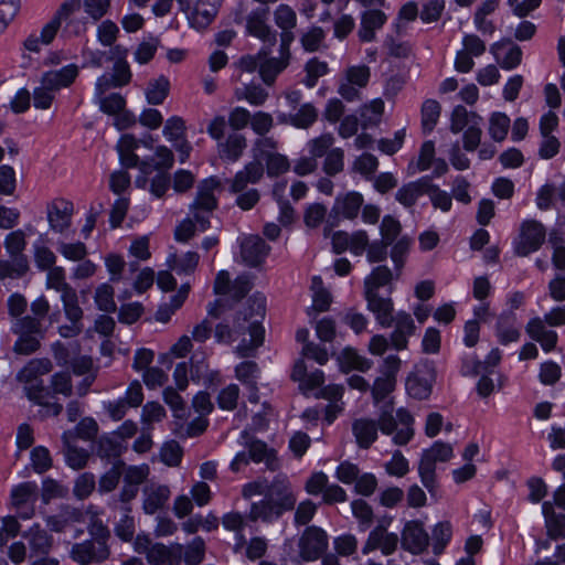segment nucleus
<instances>
[{
    "instance_id": "f257e3e1",
    "label": "nucleus",
    "mask_w": 565,
    "mask_h": 565,
    "mask_svg": "<svg viewBox=\"0 0 565 565\" xmlns=\"http://www.w3.org/2000/svg\"><path fill=\"white\" fill-rule=\"evenodd\" d=\"M119 159L125 168H139L140 175L135 183L140 189H146L150 182V192L157 198H161L170 185L169 170L173 167L174 156L171 149L159 146L156 149L154 157L140 158L135 152L118 150Z\"/></svg>"
},
{
    "instance_id": "f03ea898",
    "label": "nucleus",
    "mask_w": 565,
    "mask_h": 565,
    "mask_svg": "<svg viewBox=\"0 0 565 565\" xmlns=\"http://www.w3.org/2000/svg\"><path fill=\"white\" fill-rule=\"evenodd\" d=\"M296 497L284 483L273 482L265 493L264 499L253 502L248 513V520L256 522H271L294 510Z\"/></svg>"
},
{
    "instance_id": "7ed1b4c3",
    "label": "nucleus",
    "mask_w": 565,
    "mask_h": 565,
    "mask_svg": "<svg viewBox=\"0 0 565 565\" xmlns=\"http://www.w3.org/2000/svg\"><path fill=\"white\" fill-rule=\"evenodd\" d=\"M437 381V369L434 361L422 360L415 363L405 377V393L416 402L428 401Z\"/></svg>"
},
{
    "instance_id": "20e7f679",
    "label": "nucleus",
    "mask_w": 565,
    "mask_h": 565,
    "mask_svg": "<svg viewBox=\"0 0 565 565\" xmlns=\"http://www.w3.org/2000/svg\"><path fill=\"white\" fill-rule=\"evenodd\" d=\"M11 331L18 335L13 344V352L19 355H30L41 347V340L45 335L42 322L38 318L25 316L12 322Z\"/></svg>"
},
{
    "instance_id": "39448f33",
    "label": "nucleus",
    "mask_w": 565,
    "mask_h": 565,
    "mask_svg": "<svg viewBox=\"0 0 565 565\" xmlns=\"http://www.w3.org/2000/svg\"><path fill=\"white\" fill-rule=\"evenodd\" d=\"M270 9L258 6L247 13L245 35L258 39L265 46L271 49L277 43L278 33L269 24Z\"/></svg>"
},
{
    "instance_id": "423d86ee",
    "label": "nucleus",
    "mask_w": 565,
    "mask_h": 565,
    "mask_svg": "<svg viewBox=\"0 0 565 565\" xmlns=\"http://www.w3.org/2000/svg\"><path fill=\"white\" fill-rule=\"evenodd\" d=\"M546 230L537 220H524L520 225L519 241L515 242L514 252L520 257H526L539 249L545 242Z\"/></svg>"
},
{
    "instance_id": "0eeeda50",
    "label": "nucleus",
    "mask_w": 565,
    "mask_h": 565,
    "mask_svg": "<svg viewBox=\"0 0 565 565\" xmlns=\"http://www.w3.org/2000/svg\"><path fill=\"white\" fill-rule=\"evenodd\" d=\"M430 536L425 524L419 519L405 521L401 531V547L403 551L418 556L428 551Z\"/></svg>"
},
{
    "instance_id": "6e6552de",
    "label": "nucleus",
    "mask_w": 565,
    "mask_h": 565,
    "mask_svg": "<svg viewBox=\"0 0 565 565\" xmlns=\"http://www.w3.org/2000/svg\"><path fill=\"white\" fill-rule=\"evenodd\" d=\"M328 548V534L317 525H309L303 531L300 541V556L306 562H315L322 557Z\"/></svg>"
},
{
    "instance_id": "1a4fd4ad",
    "label": "nucleus",
    "mask_w": 565,
    "mask_h": 565,
    "mask_svg": "<svg viewBox=\"0 0 565 565\" xmlns=\"http://www.w3.org/2000/svg\"><path fill=\"white\" fill-rule=\"evenodd\" d=\"M490 53L504 71L515 70L522 63V49L509 38H502L492 43Z\"/></svg>"
},
{
    "instance_id": "9d476101",
    "label": "nucleus",
    "mask_w": 565,
    "mask_h": 565,
    "mask_svg": "<svg viewBox=\"0 0 565 565\" xmlns=\"http://www.w3.org/2000/svg\"><path fill=\"white\" fill-rule=\"evenodd\" d=\"M221 0H195L192 10L186 13L190 28L196 31L207 29L214 21Z\"/></svg>"
},
{
    "instance_id": "9b49d317",
    "label": "nucleus",
    "mask_w": 565,
    "mask_h": 565,
    "mask_svg": "<svg viewBox=\"0 0 565 565\" xmlns=\"http://www.w3.org/2000/svg\"><path fill=\"white\" fill-rule=\"evenodd\" d=\"M366 308L374 315L376 323L382 328H391L394 322V302L390 296L382 297L379 292H363Z\"/></svg>"
},
{
    "instance_id": "f8f14e48",
    "label": "nucleus",
    "mask_w": 565,
    "mask_h": 565,
    "mask_svg": "<svg viewBox=\"0 0 565 565\" xmlns=\"http://www.w3.org/2000/svg\"><path fill=\"white\" fill-rule=\"evenodd\" d=\"M109 554L108 546L98 545L89 540L75 543L70 552L71 558L79 565L103 563L109 557Z\"/></svg>"
},
{
    "instance_id": "ddd939ff",
    "label": "nucleus",
    "mask_w": 565,
    "mask_h": 565,
    "mask_svg": "<svg viewBox=\"0 0 565 565\" xmlns=\"http://www.w3.org/2000/svg\"><path fill=\"white\" fill-rule=\"evenodd\" d=\"M81 8L82 0H65L52 20L43 26L40 36L41 43L50 44L54 40L62 21L67 20L71 14L78 11Z\"/></svg>"
},
{
    "instance_id": "4468645a",
    "label": "nucleus",
    "mask_w": 565,
    "mask_h": 565,
    "mask_svg": "<svg viewBox=\"0 0 565 565\" xmlns=\"http://www.w3.org/2000/svg\"><path fill=\"white\" fill-rule=\"evenodd\" d=\"M364 203V198L359 191H349L343 195H338L331 209V214L341 216L345 220H354L358 217Z\"/></svg>"
},
{
    "instance_id": "2eb2a0df",
    "label": "nucleus",
    "mask_w": 565,
    "mask_h": 565,
    "mask_svg": "<svg viewBox=\"0 0 565 565\" xmlns=\"http://www.w3.org/2000/svg\"><path fill=\"white\" fill-rule=\"evenodd\" d=\"M171 491L167 486L154 482L147 483L142 489V509L147 514L162 510L170 498Z\"/></svg>"
},
{
    "instance_id": "dca6fc26",
    "label": "nucleus",
    "mask_w": 565,
    "mask_h": 565,
    "mask_svg": "<svg viewBox=\"0 0 565 565\" xmlns=\"http://www.w3.org/2000/svg\"><path fill=\"white\" fill-rule=\"evenodd\" d=\"M73 203L64 199L53 201L47 206V220L50 227L58 233L64 232L71 225Z\"/></svg>"
},
{
    "instance_id": "f3484780",
    "label": "nucleus",
    "mask_w": 565,
    "mask_h": 565,
    "mask_svg": "<svg viewBox=\"0 0 565 565\" xmlns=\"http://www.w3.org/2000/svg\"><path fill=\"white\" fill-rule=\"evenodd\" d=\"M245 447L247 448L248 459L256 465L264 462L270 470L275 469L274 463L277 461V451L269 447L266 441L255 436H248Z\"/></svg>"
},
{
    "instance_id": "a211bd4d",
    "label": "nucleus",
    "mask_w": 565,
    "mask_h": 565,
    "mask_svg": "<svg viewBox=\"0 0 565 565\" xmlns=\"http://www.w3.org/2000/svg\"><path fill=\"white\" fill-rule=\"evenodd\" d=\"M270 252L269 245L260 238L255 236L247 239L242 244V258L244 263L250 268L262 266Z\"/></svg>"
},
{
    "instance_id": "6ab92c4d",
    "label": "nucleus",
    "mask_w": 565,
    "mask_h": 565,
    "mask_svg": "<svg viewBox=\"0 0 565 565\" xmlns=\"http://www.w3.org/2000/svg\"><path fill=\"white\" fill-rule=\"evenodd\" d=\"M352 434L360 449H369L379 438V427L375 419L362 417L352 423Z\"/></svg>"
},
{
    "instance_id": "aec40b11",
    "label": "nucleus",
    "mask_w": 565,
    "mask_h": 565,
    "mask_svg": "<svg viewBox=\"0 0 565 565\" xmlns=\"http://www.w3.org/2000/svg\"><path fill=\"white\" fill-rule=\"evenodd\" d=\"M217 186L218 181L215 177L203 179L198 186L193 207L204 213H212L217 206V199L214 195V191Z\"/></svg>"
},
{
    "instance_id": "412c9836",
    "label": "nucleus",
    "mask_w": 565,
    "mask_h": 565,
    "mask_svg": "<svg viewBox=\"0 0 565 565\" xmlns=\"http://www.w3.org/2000/svg\"><path fill=\"white\" fill-rule=\"evenodd\" d=\"M516 315L512 311H502L495 323V335L501 345L519 341L521 332L515 326Z\"/></svg>"
},
{
    "instance_id": "4be33fe9",
    "label": "nucleus",
    "mask_w": 565,
    "mask_h": 565,
    "mask_svg": "<svg viewBox=\"0 0 565 565\" xmlns=\"http://www.w3.org/2000/svg\"><path fill=\"white\" fill-rule=\"evenodd\" d=\"M430 545L435 556L443 555L454 537V525L449 520L436 522L431 527Z\"/></svg>"
},
{
    "instance_id": "5701e85b",
    "label": "nucleus",
    "mask_w": 565,
    "mask_h": 565,
    "mask_svg": "<svg viewBox=\"0 0 565 565\" xmlns=\"http://www.w3.org/2000/svg\"><path fill=\"white\" fill-rule=\"evenodd\" d=\"M338 362L341 372L348 374L353 370L360 372H367L372 366V361L363 355H361L356 349L352 347H345L340 355L338 356Z\"/></svg>"
},
{
    "instance_id": "b1692460",
    "label": "nucleus",
    "mask_w": 565,
    "mask_h": 565,
    "mask_svg": "<svg viewBox=\"0 0 565 565\" xmlns=\"http://www.w3.org/2000/svg\"><path fill=\"white\" fill-rule=\"evenodd\" d=\"M263 49L264 52L262 55L259 75L266 85H271L276 81L277 76L287 68L289 62L281 57H268L267 54L270 49L267 46Z\"/></svg>"
},
{
    "instance_id": "393cba45",
    "label": "nucleus",
    "mask_w": 565,
    "mask_h": 565,
    "mask_svg": "<svg viewBox=\"0 0 565 565\" xmlns=\"http://www.w3.org/2000/svg\"><path fill=\"white\" fill-rule=\"evenodd\" d=\"M23 537L28 540L32 554L47 555L52 548L53 537L39 524L24 532Z\"/></svg>"
},
{
    "instance_id": "a878e982",
    "label": "nucleus",
    "mask_w": 565,
    "mask_h": 565,
    "mask_svg": "<svg viewBox=\"0 0 565 565\" xmlns=\"http://www.w3.org/2000/svg\"><path fill=\"white\" fill-rule=\"evenodd\" d=\"M78 75V67L75 64H70L58 71H50L42 75L41 83L49 85L58 90L62 87L70 86Z\"/></svg>"
},
{
    "instance_id": "bb28decb",
    "label": "nucleus",
    "mask_w": 565,
    "mask_h": 565,
    "mask_svg": "<svg viewBox=\"0 0 565 565\" xmlns=\"http://www.w3.org/2000/svg\"><path fill=\"white\" fill-rule=\"evenodd\" d=\"M206 544L203 537L196 535L185 545L179 543V563L199 565L205 557Z\"/></svg>"
},
{
    "instance_id": "cd10ccee",
    "label": "nucleus",
    "mask_w": 565,
    "mask_h": 565,
    "mask_svg": "<svg viewBox=\"0 0 565 565\" xmlns=\"http://www.w3.org/2000/svg\"><path fill=\"white\" fill-rule=\"evenodd\" d=\"M255 157L265 160L268 178H277L290 169V162L286 154L258 149V153Z\"/></svg>"
},
{
    "instance_id": "c85d7f7f",
    "label": "nucleus",
    "mask_w": 565,
    "mask_h": 565,
    "mask_svg": "<svg viewBox=\"0 0 565 565\" xmlns=\"http://www.w3.org/2000/svg\"><path fill=\"white\" fill-rule=\"evenodd\" d=\"M267 300L266 297L256 291L252 294L243 308L238 310L239 318H242L243 322H248L255 319L264 320L266 316Z\"/></svg>"
},
{
    "instance_id": "c756f323",
    "label": "nucleus",
    "mask_w": 565,
    "mask_h": 565,
    "mask_svg": "<svg viewBox=\"0 0 565 565\" xmlns=\"http://www.w3.org/2000/svg\"><path fill=\"white\" fill-rule=\"evenodd\" d=\"M396 277L386 265L374 267L364 279V292H379V290L391 284Z\"/></svg>"
},
{
    "instance_id": "7c9ffc66",
    "label": "nucleus",
    "mask_w": 565,
    "mask_h": 565,
    "mask_svg": "<svg viewBox=\"0 0 565 565\" xmlns=\"http://www.w3.org/2000/svg\"><path fill=\"white\" fill-rule=\"evenodd\" d=\"M29 269L30 266L26 256H10V259H1L0 280H4L7 278L20 279L29 271Z\"/></svg>"
},
{
    "instance_id": "2f4dec72",
    "label": "nucleus",
    "mask_w": 565,
    "mask_h": 565,
    "mask_svg": "<svg viewBox=\"0 0 565 565\" xmlns=\"http://www.w3.org/2000/svg\"><path fill=\"white\" fill-rule=\"evenodd\" d=\"M246 146V138L243 135L231 134L220 145L221 158L228 162H236L242 157Z\"/></svg>"
},
{
    "instance_id": "473e14b6",
    "label": "nucleus",
    "mask_w": 565,
    "mask_h": 565,
    "mask_svg": "<svg viewBox=\"0 0 565 565\" xmlns=\"http://www.w3.org/2000/svg\"><path fill=\"white\" fill-rule=\"evenodd\" d=\"M441 106L438 100L428 98L425 99L420 108V124L424 135H430L440 117Z\"/></svg>"
},
{
    "instance_id": "72a5a7b5",
    "label": "nucleus",
    "mask_w": 565,
    "mask_h": 565,
    "mask_svg": "<svg viewBox=\"0 0 565 565\" xmlns=\"http://www.w3.org/2000/svg\"><path fill=\"white\" fill-rule=\"evenodd\" d=\"M385 104L377 97L364 104L360 109L361 127L363 129L372 128L381 122Z\"/></svg>"
},
{
    "instance_id": "f704fd0d",
    "label": "nucleus",
    "mask_w": 565,
    "mask_h": 565,
    "mask_svg": "<svg viewBox=\"0 0 565 565\" xmlns=\"http://www.w3.org/2000/svg\"><path fill=\"white\" fill-rule=\"evenodd\" d=\"M412 246V239L407 235L401 236L391 245L390 257L393 262L396 277L402 273L405 266L409 249Z\"/></svg>"
},
{
    "instance_id": "c9c22d12",
    "label": "nucleus",
    "mask_w": 565,
    "mask_h": 565,
    "mask_svg": "<svg viewBox=\"0 0 565 565\" xmlns=\"http://www.w3.org/2000/svg\"><path fill=\"white\" fill-rule=\"evenodd\" d=\"M124 449L120 440L109 436H102L96 445L97 456L102 459L113 460V462L120 460Z\"/></svg>"
},
{
    "instance_id": "e433bc0d",
    "label": "nucleus",
    "mask_w": 565,
    "mask_h": 565,
    "mask_svg": "<svg viewBox=\"0 0 565 565\" xmlns=\"http://www.w3.org/2000/svg\"><path fill=\"white\" fill-rule=\"evenodd\" d=\"M235 377L245 386L256 390V382L260 376V369L255 361L246 360L235 366Z\"/></svg>"
},
{
    "instance_id": "4c0bfd02",
    "label": "nucleus",
    "mask_w": 565,
    "mask_h": 565,
    "mask_svg": "<svg viewBox=\"0 0 565 565\" xmlns=\"http://www.w3.org/2000/svg\"><path fill=\"white\" fill-rule=\"evenodd\" d=\"M511 125L510 117L502 111H493L489 118V135L495 142L503 141Z\"/></svg>"
},
{
    "instance_id": "58836bf2",
    "label": "nucleus",
    "mask_w": 565,
    "mask_h": 565,
    "mask_svg": "<svg viewBox=\"0 0 565 565\" xmlns=\"http://www.w3.org/2000/svg\"><path fill=\"white\" fill-rule=\"evenodd\" d=\"M120 519L115 525L116 535L125 542L132 540L135 535V520L130 515L129 505H119Z\"/></svg>"
},
{
    "instance_id": "ea45409f",
    "label": "nucleus",
    "mask_w": 565,
    "mask_h": 565,
    "mask_svg": "<svg viewBox=\"0 0 565 565\" xmlns=\"http://www.w3.org/2000/svg\"><path fill=\"white\" fill-rule=\"evenodd\" d=\"M13 505L17 509L26 505L31 502L34 504L38 498V486L34 482H23L18 487L13 488L11 492Z\"/></svg>"
},
{
    "instance_id": "a19ab883",
    "label": "nucleus",
    "mask_w": 565,
    "mask_h": 565,
    "mask_svg": "<svg viewBox=\"0 0 565 565\" xmlns=\"http://www.w3.org/2000/svg\"><path fill=\"white\" fill-rule=\"evenodd\" d=\"M318 118V111L311 103H305L290 116V124L298 129H308Z\"/></svg>"
},
{
    "instance_id": "79ce46f5",
    "label": "nucleus",
    "mask_w": 565,
    "mask_h": 565,
    "mask_svg": "<svg viewBox=\"0 0 565 565\" xmlns=\"http://www.w3.org/2000/svg\"><path fill=\"white\" fill-rule=\"evenodd\" d=\"M239 398V387L231 383L223 387L216 396V405L221 411L232 412L237 407Z\"/></svg>"
},
{
    "instance_id": "37998d69",
    "label": "nucleus",
    "mask_w": 565,
    "mask_h": 565,
    "mask_svg": "<svg viewBox=\"0 0 565 565\" xmlns=\"http://www.w3.org/2000/svg\"><path fill=\"white\" fill-rule=\"evenodd\" d=\"M124 468L125 462L122 460L114 461L111 468L100 477L98 491L102 493L113 491L120 480Z\"/></svg>"
},
{
    "instance_id": "c03bdc74",
    "label": "nucleus",
    "mask_w": 565,
    "mask_h": 565,
    "mask_svg": "<svg viewBox=\"0 0 565 565\" xmlns=\"http://www.w3.org/2000/svg\"><path fill=\"white\" fill-rule=\"evenodd\" d=\"M274 21L281 31H294L297 25L296 11L290 6L280 3L274 11Z\"/></svg>"
},
{
    "instance_id": "a18cd8bd",
    "label": "nucleus",
    "mask_w": 565,
    "mask_h": 565,
    "mask_svg": "<svg viewBox=\"0 0 565 565\" xmlns=\"http://www.w3.org/2000/svg\"><path fill=\"white\" fill-rule=\"evenodd\" d=\"M402 232L401 222L393 215L386 214L383 216L380 225V234L383 242L392 245L399 238Z\"/></svg>"
},
{
    "instance_id": "49530a36",
    "label": "nucleus",
    "mask_w": 565,
    "mask_h": 565,
    "mask_svg": "<svg viewBox=\"0 0 565 565\" xmlns=\"http://www.w3.org/2000/svg\"><path fill=\"white\" fill-rule=\"evenodd\" d=\"M169 86V81L163 76L149 82L146 89L147 102L151 105L161 104L168 96Z\"/></svg>"
},
{
    "instance_id": "de8ad7c7",
    "label": "nucleus",
    "mask_w": 565,
    "mask_h": 565,
    "mask_svg": "<svg viewBox=\"0 0 565 565\" xmlns=\"http://www.w3.org/2000/svg\"><path fill=\"white\" fill-rule=\"evenodd\" d=\"M61 299L63 302V308L66 318L71 322H82L83 319V310L78 306V297L76 290H70L61 295Z\"/></svg>"
},
{
    "instance_id": "09e8293b",
    "label": "nucleus",
    "mask_w": 565,
    "mask_h": 565,
    "mask_svg": "<svg viewBox=\"0 0 565 565\" xmlns=\"http://www.w3.org/2000/svg\"><path fill=\"white\" fill-rule=\"evenodd\" d=\"M324 372L321 369H316L298 383V390L303 396L308 397L311 394L313 395L324 384Z\"/></svg>"
},
{
    "instance_id": "8fccbe9b",
    "label": "nucleus",
    "mask_w": 565,
    "mask_h": 565,
    "mask_svg": "<svg viewBox=\"0 0 565 565\" xmlns=\"http://www.w3.org/2000/svg\"><path fill=\"white\" fill-rule=\"evenodd\" d=\"M405 138L406 128H401L394 132L393 138L379 139L377 149L386 156H394L403 148Z\"/></svg>"
},
{
    "instance_id": "3c124183",
    "label": "nucleus",
    "mask_w": 565,
    "mask_h": 565,
    "mask_svg": "<svg viewBox=\"0 0 565 565\" xmlns=\"http://www.w3.org/2000/svg\"><path fill=\"white\" fill-rule=\"evenodd\" d=\"M95 100L99 105V109L108 115H116L126 106V99L119 93L95 97Z\"/></svg>"
},
{
    "instance_id": "603ef678",
    "label": "nucleus",
    "mask_w": 565,
    "mask_h": 565,
    "mask_svg": "<svg viewBox=\"0 0 565 565\" xmlns=\"http://www.w3.org/2000/svg\"><path fill=\"white\" fill-rule=\"evenodd\" d=\"M238 100L245 99L252 106H262L265 104L268 93L262 85L249 84L246 85L244 92L239 94L236 92Z\"/></svg>"
},
{
    "instance_id": "864d4df0",
    "label": "nucleus",
    "mask_w": 565,
    "mask_h": 565,
    "mask_svg": "<svg viewBox=\"0 0 565 565\" xmlns=\"http://www.w3.org/2000/svg\"><path fill=\"white\" fill-rule=\"evenodd\" d=\"M385 471L391 477L403 478L409 471L408 459L398 450L385 463Z\"/></svg>"
},
{
    "instance_id": "5fc2aeb1",
    "label": "nucleus",
    "mask_w": 565,
    "mask_h": 565,
    "mask_svg": "<svg viewBox=\"0 0 565 565\" xmlns=\"http://www.w3.org/2000/svg\"><path fill=\"white\" fill-rule=\"evenodd\" d=\"M562 376L561 366L553 360H547L540 365L539 381L545 386H553Z\"/></svg>"
},
{
    "instance_id": "6e6d98bb",
    "label": "nucleus",
    "mask_w": 565,
    "mask_h": 565,
    "mask_svg": "<svg viewBox=\"0 0 565 565\" xmlns=\"http://www.w3.org/2000/svg\"><path fill=\"white\" fill-rule=\"evenodd\" d=\"M324 157L323 171L328 177H334L343 170L344 153L342 149L333 148Z\"/></svg>"
},
{
    "instance_id": "4d7b16f0",
    "label": "nucleus",
    "mask_w": 565,
    "mask_h": 565,
    "mask_svg": "<svg viewBox=\"0 0 565 565\" xmlns=\"http://www.w3.org/2000/svg\"><path fill=\"white\" fill-rule=\"evenodd\" d=\"M95 302L102 311H116L117 307L114 300V288L108 284L100 285L95 292Z\"/></svg>"
},
{
    "instance_id": "13d9d810",
    "label": "nucleus",
    "mask_w": 565,
    "mask_h": 565,
    "mask_svg": "<svg viewBox=\"0 0 565 565\" xmlns=\"http://www.w3.org/2000/svg\"><path fill=\"white\" fill-rule=\"evenodd\" d=\"M395 380L377 376L371 387V394L374 403L377 404L383 402L395 390Z\"/></svg>"
},
{
    "instance_id": "bf43d9fd",
    "label": "nucleus",
    "mask_w": 565,
    "mask_h": 565,
    "mask_svg": "<svg viewBox=\"0 0 565 565\" xmlns=\"http://www.w3.org/2000/svg\"><path fill=\"white\" fill-rule=\"evenodd\" d=\"M445 10V0H427L422 8L419 18L423 23L437 22Z\"/></svg>"
},
{
    "instance_id": "052dcab7",
    "label": "nucleus",
    "mask_w": 565,
    "mask_h": 565,
    "mask_svg": "<svg viewBox=\"0 0 565 565\" xmlns=\"http://www.w3.org/2000/svg\"><path fill=\"white\" fill-rule=\"evenodd\" d=\"M66 463L75 469L79 470L84 468L89 458V452L84 448H78L76 446H68L63 448Z\"/></svg>"
},
{
    "instance_id": "680f3d73",
    "label": "nucleus",
    "mask_w": 565,
    "mask_h": 565,
    "mask_svg": "<svg viewBox=\"0 0 565 565\" xmlns=\"http://www.w3.org/2000/svg\"><path fill=\"white\" fill-rule=\"evenodd\" d=\"M95 487V476L92 472H84L75 480L73 493L77 499L84 500L90 495Z\"/></svg>"
},
{
    "instance_id": "e2e57ef3",
    "label": "nucleus",
    "mask_w": 565,
    "mask_h": 565,
    "mask_svg": "<svg viewBox=\"0 0 565 565\" xmlns=\"http://www.w3.org/2000/svg\"><path fill=\"white\" fill-rule=\"evenodd\" d=\"M333 547L340 556H351L356 552L358 541L356 537L351 533H343L334 537Z\"/></svg>"
},
{
    "instance_id": "0e129e2a",
    "label": "nucleus",
    "mask_w": 565,
    "mask_h": 565,
    "mask_svg": "<svg viewBox=\"0 0 565 565\" xmlns=\"http://www.w3.org/2000/svg\"><path fill=\"white\" fill-rule=\"evenodd\" d=\"M436 159V145L434 140H425L419 149L417 159V170L423 172L433 167Z\"/></svg>"
},
{
    "instance_id": "69168bd1",
    "label": "nucleus",
    "mask_w": 565,
    "mask_h": 565,
    "mask_svg": "<svg viewBox=\"0 0 565 565\" xmlns=\"http://www.w3.org/2000/svg\"><path fill=\"white\" fill-rule=\"evenodd\" d=\"M526 487L529 488V502L537 504L547 495V484L541 477H530L526 480Z\"/></svg>"
},
{
    "instance_id": "338daca9",
    "label": "nucleus",
    "mask_w": 565,
    "mask_h": 565,
    "mask_svg": "<svg viewBox=\"0 0 565 565\" xmlns=\"http://www.w3.org/2000/svg\"><path fill=\"white\" fill-rule=\"evenodd\" d=\"M119 34V28L111 20L103 21L97 28V39L104 46H113Z\"/></svg>"
},
{
    "instance_id": "774afa93",
    "label": "nucleus",
    "mask_w": 565,
    "mask_h": 565,
    "mask_svg": "<svg viewBox=\"0 0 565 565\" xmlns=\"http://www.w3.org/2000/svg\"><path fill=\"white\" fill-rule=\"evenodd\" d=\"M25 245V236L23 231L21 230L11 232L10 234L7 235L4 241V246L8 254L13 257L25 256L23 254Z\"/></svg>"
}]
</instances>
